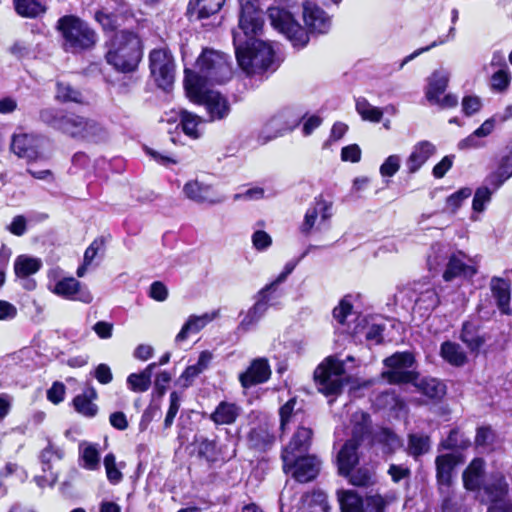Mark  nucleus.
Masks as SVG:
<instances>
[{"label": "nucleus", "instance_id": "obj_1", "mask_svg": "<svg viewBox=\"0 0 512 512\" xmlns=\"http://www.w3.org/2000/svg\"><path fill=\"white\" fill-rule=\"evenodd\" d=\"M268 17L271 25L285 35L295 48H303L308 44V32L319 35L326 34L332 26L330 16L312 1L303 3V20L307 30L298 23L294 15L286 8L270 7L268 8Z\"/></svg>", "mask_w": 512, "mask_h": 512}, {"label": "nucleus", "instance_id": "obj_2", "mask_svg": "<svg viewBox=\"0 0 512 512\" xmlns=\"http://www.w3.org/2000/svg\"><path fill=\"white\" fill-rule=\"evenodd\" d=\"M39 118L44 124L76 140L100 142L108 138L106 128L99 122L73 112L48 107L40 110Z\"/></svg>", "mask_w": 512, "mask_h": 512}, {"label": "nucleus", "instance_id": "obj_3", "mask_svg": "<svg viewBox=\"0 0 512 512\" xmlns=\"http://www.w3.org/2000/svg\"><path fill=\"white\" fill-rule=\"evenodd\" d=\"M261 31L233 30L236 59L247 74L264 72L274 64V49L258 38Z\"/></svg>", "mask_w": 512, "mask_h": 512}, {"label": "nucleus", "instance_id": "obj_4", "mask_svg": "<svg viewBox=\"0 0 512 512\" xmlns=\"http://www.w3.org/2000/svg\"><path fill=\"white\" fill-rule=\"evenodd\" d=\"M142 54V44L138 35L122 30L116 32L110 39L105 58L116 70L126 73L138 67Z\"/></svg>", "mask_w": 512, "mask_h": 512}, {"label": "nucleus", "instance_id": "obj_5", "mask_svg": "<svg viewBox=\"0 0 512 512\" xmlns=\"http://www.w3.org/2000/svg\"><path fill=\"white\" fill-rule=\"evenodd\" d=\"M196 70L185 69V78L188 74L196 77V83L207 84H223L232 76V68L229 57L219 51L205 49L198 57L195 65Z\"/></svg>", "mask_w": 512, "mask_h": 512}, {"label": "nucleus", "instance_id": "obj_6", "mask_svg": "<svg viewBox=\"0 0 512 512\" xmlns=\"http://www.w3.org/2000/svg\"><path fill=\"white\" fill-rule=\"evenodd\" d=\"M297 265V261L286 263L284 270L271 283L264 286L256 296L255 304L248 309L242 318L238 329L247 332L253 329L260 319L265 315L268 307L274 305L275 300L280 296L278 287L286 281L287 277L293 272Z\"/></svg>", "mask_w": 512, "mask_h": 512}, {"label": "nucleus", "instance_id": "obj_7", "mask_svg": "<svg viewBox=\"0 0 512 512\" xmlns=\"http://www.w3.org/2000/svg\"><path fill=\"white\" fill-rule=\"evenodd\" d=\"M57 29L63 37L64 49L68 52L77 53L91 49L97 41L95 31L74 15L61 17L57 22Z\"/></svg>", "mask_w": 512, "mask_h": 512}, {"label": "nucleus", "instance_id": "obj_8", "mask_svg": "<svg viewBox=\"0 0 512 512\" xmlns=\"http://www.w3.org/2000/svg\"><path fill=\"white\" fill-rule=\"evenodd\" d=\"M196 80L193 74H188V79L184 80L185 90L190 100L204 105L211 121L227 117L230 113V105L226 97L217 91L207 89L203 83H196Z\"/></svg>", "mask_w": 512, "mask_h": 512}, {"label": "nucleus", "instance_id": "obj_9", "mask_svg": "<svg viewBox=\"0 0 512 512\" xmlns=\"http://www.w3.org/2000/svg\"><path fill=\"white\" fill-rule=\"evenodd\" d=\"M317 389L325 396H337L342 392L346 382L343 361L335 356L325 358L314 371Z\"/></svg>", "mask_w": 512, "mask_h": 512}, {"label": "nucleus", "instance_id": "obj_10", "mask_svg": "<svg viewBox=\"0 0 512 512\" xmlns=\"http://www.w3.org/2000/svg\"><path fill=\"white\" fill-rule=\"evenodd\" d=\"M303 116L293 108H284L275 113L262 127L258 134V142L262 145L272 141L296 128Z\"/></svg>", "mask_w": 512, "mask_h": 512}, {"label": "nucleus", "instance_id": "obj_11", "mask_svg": "<svg viewBox=\"0 0 512 512\" xmlns=\"http://www.w3.org/2000/svg\"><path fill=\"white\" fill-rule=\"evenodd\" d=\"M149 68L157 86L168 90L174 83L175 63L170 51L165 48L153 49L149 54Z\"/></svg>", "mask_w": 512, "mask_h": 512}, {"label": "nucleus", "instance_id": "obj_12", "mask_svg": "<svg viewBox=\"0 0 512 512\" xmlns=\"http://www.w3.org/2000/svg\"><path fill=\"white\" fill-rule=\"evenodd\" d=\"M415 359L410 352H397L384 360L387 371L383 377L392 384L409 383L415 380Z\"/></svg>", "mask_w": 512, "mask_h": 512}, {"label": "nucleus", "instance_id": "obj_13", "mask_svg": "<svg viewBox=\"0 0 512 512\" xmlns=\"http://www.w3.org/2000/svg\"><path fill=\"white\" fill-rule=\"evenodd\" d=\"M332 214V203L322 196L316 197L304 215V220L300 226L301 233L309 235L313 231L326 229Z\"/></svg>", "mask_w": 512, "mask_h": 512}, {"label": "nucleus", "instance_id": "obj_14", "mask_svg": "<svg viewBox=\"0 0 512 512\" xmlns=\"http://www.w3.org/2000/svg\"><path fill=\"white\" fill-rule=\"evenodd\" d=\"M477 273V262L462 251L452 253L443 272L445 281L455 278L470 279Z\"/></svg>", "mask_w": 512, "mask_h": 512}, {"label": "nucleus", "instance_id": "obj_15", "mask_svg": "<svg viewBox=\"0 0 512 512\" xmlns=\"http://www.w3.org/2000/svg\"><path fill=\"white\" fill-rule=\"evenodd\" d=\"M45 143V138L34 134L14 135L11 142V150L20 158L27 161H36L42 158L41 148Z\"/></svg>", "mask_w": 512, "mask_h": 512}, {"label": "nucleus", "instance_id": "obj_16", "mask_svg": "<svg viewBox=\"0 0 512 512\" xmlns=\"http://www.w3.org/2000/svg\"><path fill=\"white\" fill-rule=\"evenodd\" d=\"M312 435L313 432L309 427H298L288 445L283 449L281 455L283 470H286L289 463L294 461L298 455H304L308 452L312 441Z\"/></svg>", "mask_w": 512, "mask_h": 512}, {"label": "nucleus", "instance_id": "obj_17", "mask_svg": "<svg viewBox=\"0 0 512 512\" xmlns=\"http://www.w3.org/2000/svg\"><path fill=\"white\" fill-rule=\"evenodd\" d=\"M52 291L56 295L71 301H80L85 304L93 301V296L87 286L73 277L57 281Z\"/></svg>", "mask_w": 512, "mask_h": 512}, {"label": "nucleus", "instance_id": "obj_18", "mask_svg": "<svg viewBox=\"0 0 512 512\" xmlns=\"http://www.w3.org/2000/svg\"><path fill=\"white\" fill-rule=\"evenodd\" d=\"M240 5L239 23L235 30H262L264 24L263 11L259 0H238Z\"/></svg>", "mask_w": 512, "mask_h": 512}, {"label": "nucleus", "instance_id": "obj_19", "mask_svg": "<svg viewBox=\"0 0 512 512\" xmlns=\"http://www.w3.org/2000/svg\"><path fill=\"white\" fill-rule=\"evenodd\" d=\"M320 469V460L311 455H298L294 461H291L286 470V473L292 472V476L301 483H306L313 480Z\"/></svg>", "mask_w": 512, "mask_h": 512}, {"label": "nucleus", "instance_id": "obj_20", "mask_svg": "<svg viewBox=\"0 0 512 512\" xmlns=\"http://www.w3.org/2000/svg\"><path fill=\"white\" fill-rule=\"evenodd\" d=\"M484 493L491 502L488 512H512V501L506 497L507 485L502 479L485 485Z\"/></svg>", "mask_w": 512, "mask_h": 512}, {"label": "nucleus", "instance_id": "obj_21", "mask_svg": "<svg viewBox=\"0 0 512 512\" xmlns=\"http://www.w3.org/2000/svg\"><path fill=\"white\" fill-rule=\"evenodd\" d=\"M271 376V369L266 358L254 359L248 369L239 375V381L244 388L268 381Z\"/></svg>", "mask_w": 512, "mask_h": 512}, {"label": "nucleus", "instance_id": "obj_22", "mask_svg": "<svg viewBox=\"0 0 512 512\" xmlns=\"http://www.w3.org/2000/svg\"><path fill=\"white\" fill-rule=\"evenodd\" d=\"M497 123V116L485 120L479 128L462 139L458 143V149L471 150L483 148L486 145L485 139L494 131Z\"/></svg>", "mask_w": 512, "mask_h": 512}, {"label": "nucleus", "instance_id": "obj_23", "mask_svg": "<svg viewBox=\"0 0 512 512\" xmlns=\"http://www.w3.org/2000/svg\"><path fill=\"white\" fill-rule=\"evenodd\" d=\"M458 464V457L454 454H442L436 457V478L441 493H444L452 484V474Z\"/></svg>", "mask_w": 512, "mask_h": 512}, {"label": "nucleus", "instance_id": "obj_24", "mask_svg": "<svg viewBox=\"0 0 512 512\" xmlns=\"http://www.w3.org/2000/svg\"><path fill=\"white\" fill-rule=\"evenodd\" d=\"M219 317V310L206 312L202 315H190L175 337L176 343L185 341L190 334L200 332L210 322Z\"/></svg>", "mask_w": 512, "mask_h": 512}, {"label": "nucleus", "instance_id": "obj_25", "mask_svg": "<svg viewBox=\"0 0 512 512\" xmlns=\"http://www.w3.org/2000/svg\"><path fill=\"white\" fill-rule=\"evenodd\" d=\"M184 195L199 204H218L224 201V197H216L209 185L198 181H189L183 187Z\"/></svg>", "mask_w": 512, "mask_h": 512}, {"label": "nucleus", "instance_id": "obj_26", "mask_svg": "<svg viewBox=\"0 0 512 512\" xmlns=\"http://www.w3.org/2000/svg\"><path fill=\"white\" fill-rule=\"evenodd\" d=\"M435 152V145L427 140L416 143L406 159L405 165L408 173H416Z\"/></svg>", "mask_w": 512, "mask_h": 512}, {"label": "nucleus", "instance_id": "obj_27", "mask_svg": "<svg viewBox=\"0 0 512 512\" xmlns=\"http://www.w3.org/2000/svg\"><path fill=\"white\" fill-rule=\"evenodd\" d=\"M460 339L472 353L479 352L486 342L485 334L480 330L479 324L474 321L463 323Z\"/></svg>", "mask_w": 512, "mask_h": 512}, {"label": "nucleus", "instance_id": "obj_28", "mask_svg": "<svg viewBox=\"0 0 512 512\" xmlns=\"http://www.w3.org/2000/svg\"><path fill=\"white\" fill-rule=\"evenodd\" d=\"M358 446L359 443L355 440H348L338 452L337 464L341 475L348 476L354 466L358 463Z\"/></svg>", "mask_w": 512, "mask_h": 512}, {"label": "nucleus", "instance_id": "obj_29", "mask_svg": "<svg viewBox=\"0 0 512 512\" xmlns=\"http://www.w3.org/2000/svg\"><path fill=\"white\" fill-rule=\"evenodd\" d=\"M490 288L501 313L510 314V282L500 277H493Z\"/></svg>", "mask_w": 512, "mask_h": 512}, {"label": "nucleus", "instance_id": "obj_30", "mask_svg": "<svg viewBox=\"0 0 512 512\" xmlns=\"http://www.w3.org/2000/svg\"><path fill=\"white\" fill-rule=\"evenodd\" d=\"M241 413V408L231 402L221 401L210 414L211 421L216 425H231Z\"/></svg>", "mask_w": 512, "mask_h": 512}, {"label": "nucleus", "instance_id": "obj_31", "mask_svg": "<svg viewBox=\"0 0 512 512\" xmlns=\"http://www.w3.org/2000/svg\"><path fill=\"white\" fill-rule=\"evenodd\" d=\"M225 0H190L188 12L191 16L196 14L199 20L207 19L219 12Z\"/></svg>", "mask_w": 512, "mask_h": 512}, {"label": "nucleus", "instance_id": "obj_32", "mask_svg": "<svg viewBox=\"0 0 512 512\" xmlns=\"http://www.w3.org/2000/svg\"><path fill=\"white\" fill-rule=\"evenodd\" d=\"M274 442V436L270 434L265 425H258L250 429L247 434V443L250 448L258 451L268 450Z\"/></svg>", "mask_w": 512, "mask_h": 512}, {"label": "nucleus", "instance_id": "obj_33", "mask_svg": "<svg viewBox=\"0 0 512 512\" xmlns=\"http://www.w3.org/2000/svg\"><path fill=\"white\" fill-rule=\"evenodd\" d=\"M449 79L450 73L445 69L435 70L428 78V85L425 92L427 100H434L437 99V96H441L448 86Z\"/></svg>", "mask_w": 512, "mask_h": 512}, {"label": "nucleus", "instance_id": "obj_34", "mask_svg": "<svg viewBox=\"0 0 512 512\" xmlns=\"http://www.w3.org/2000/svg\"><path fill=\"white\" fill-rule=\"evenodd\" d=\"M96 398V390L88 386L82 394L74 398L73 405L75 410L86 417H94L97 414L98 407L92 401Z\"/></svg>", "mask_w": 512, "mask_h": 512}, {"label": "nucleus", "instance_id": "obj_35", "mask_svg": "<svg viewBox=\"0 0 512 512\" xmlns=\"http://www.w3.org/2000/svg\"><path fill=\"white\" fill-rule=\"evenodd\" d=\"M484 461L474 459L463 473V483L466 489L474 491L480 488L483 480Z\"/></svg>", "mask_w": 512, "mask_h": 512}, {"label": "nucleus", "instance_id": "obj_36", "mask_svg": "<svg viewBox=\"0 0 512 512\" xmlns=\"http://www.w3.org/2000/svg\"><path fill=\"white\" fill-rule=\"evenodd\" d=\"M414 292L417 294L415 298V308L423 310L426 313L434 310L440 300L436 290L430 286L426 288H415Z\"/></svg>", "mask_w": 512, "mask_h": 512}, {"label": "nucleus", "instance_id": "obj_37", "mask_svg": "<svg viewBox=\"0 0 512 512\" xmlns=\"http://www.w3.org/2000/svg\"><path fill=\"white\" fill-rule=\"evenodd\" d=\"M79 456L83 468L91 471L100 468V454L96 444L81 442L79 444Z\"/></svg>", "mask_w": 512, "mask_h": 512}, {"label": "nucleus", "instance_id": "obj_38", "mask_svg": "<svg viewBox=\"0 0 512 512\" xmlns=\"http://www.w3.org/2000/svg\"><path fill=\"white\" fill-rule=\"evenodd\" d=\"M440 354L442 358L453 366H463L467 362L466 353L462 347L451 341H445L441 344Z\"/></svg>", "mask_w": 512, "mask_h": 512}, {"label": "nucleus", "instance_id": "obj_39", "mask_svg": "<svg viewBox=\"0 0 512 512\" xmlns=\"http://www.w3.org/2000/svg\"><path fill=\"white\" fill-rule=\"evenodd\" d=\"M156 363H150L142 372L130 374L127 378V384L135 392L147 391L151 384V377Z\"/></svg>", "mask_w": 512, "mask_h": 512}, {"label": "nucleus", "instance_id": "obj_40", "mask_svg": "<svg viewBox=\"0 0 512 512\" xmlns=\"http://www.w3.org/2000/svg\"><path fill=\"white\" fill-rule=\"evenodd\" d=\"M42 267L39 258L28 255H20L15 259L14 271L17 277H26L37 273Z\"/></svg>", "mask_w": 512, "mask_h": 512}, {"label": "nucleus", "instance_id": "obj_41", "mask_svg": "<svg viewBox=\"0 0 512 512\" xmlns=\"http://www.w3.org/2000/svg\"><path fill=\"white\" fill-rule=\"evenodd\" d=\"M352 438L359 443L366 435L370 433L371 418L370 415L363 411L355 412L352 415Z\"/></svg>", "mask_w": 512, "mask_h": 512}, {"label": "nucleus", "instance_id": "obj_42", "mask_svg": "<svg viewBox=\"0 0 512 512\" xmlns=\"http://www.w3.org/2000/svg\"><path fill=\"white\" fill-rule=\"evenodd\" d=\"M55 98L57 101L62 103H84V97L82 93L78 89L74 88L70 83L64 81L57 82Z\"/></svg>", "mask_w": 512, "mask_h": 512}, {"label": "nucleus", "instance_id": "obj_43", "mask_svg": "<svg viewBox=\"0 0 512 512\" xmlns=\"http://www.w3.org/2000/svg\"><path fill=\"white\" fill-rule=\"evenodd\" d=\"M418 390L431 399H440L445 395V385L436 378H423L417 384Z\"/></svg>", "mask_w": 512, "mask_h": 512}, {"label": "nucleus", "instance_id": "obj_44", "mask_svg": "<svg viewBox=\"0 0 512 512\" xmlns=\"http://www.w3.org/2000/svg\"><path fill=\"white\" fill-rule=\"evenodd\" d=\"M430 437L421 433L408 436V453L414 458L426 454L430 450Z\"/></svg>", "mask_w": 512, "mask_h": 512}, {"label": "nucleus", "instance_id": "obj_45", "mask_svg": "<svg viewBox=\"0 0 512 512\" xmlns=\"http://www.w3.org/2000/svg\"><path fill=\"white\" fill-rule=\"evenodd\" d=\"M201 123L202 119L198 115L186 110L180 111V125L183 132L190 138L197 139L200 137L198 126Z\"/></svg>", "mask_w": 512, "mask_h": 512}, {"label": "nucleus", "instance_id": "obj_46", "mask_svg": "<svg viewBox=\"0 0 512 512\" xmlns=\"http://www.w3.org/2000/svg\"><path fill=\"white\" fill-rule=\"evenodd\" d=\"M17 13L26 18H35L45 12V6L38 0H15Z\"/></svg>", "mask_w": 512, "mask_h": 512}, {"label": "nucleus", "instance_id": "obj_47", "mask_svg": "<svg viewBox=\"0 0 512 512\" xmlns=\"http://www.w3.org/2000/svg\"><path fill=\"white\" fill-rule=\"evenodd\" d=\"M338 499L342 512H362L363 501L353 491H341Z\"/></svg>", "mask_w": 512, "mask_h": 512}, {"label": "nucleus", "instance_id": "obj_48", "mask_svg": "<svg viewBox=\"0 0 512 512\" xmlns=\"http://www.w3.org/2000/svg\"><path fill=\"white\" fill-rule=\"evenodd\" d=\"M356 111L360 114L363 120L378 123L381 121L383 111L371 105L365 98H358L356 100Z\"/></svg>", "mask_w": 512, "mask_h": 512}, {"label": "nucleus", "instance_id": "obj_49", "mask_svg": "<svg viewBox=\"0 0 512 512\" xmlns=\"http://www.w3.org/2000/svg\"><path fill=\"white\" fill-rule=\"evenodd\" d=\"M103 463L108 481L113 485L120 483L123 479V474L120 468L123 467L124 464L120 463L118 466L116 463L115 455L113 453H108L104 457Z\"/></svg>", "mask_w": 512, "mask_h": 512}, {"label": "nucleus", "instance_id": "obj_50", "mask_svg": "<svg viewBox=\"0 0 512 512\" xmlns=\"http://www.w3.org/2000/svg\"><path fill=\"white\" fill-rule=\"evenodd\" d=\"M64 457V450L60 447L53 445L50 441L47 447H45L39 456L44 472L51 469V462L53 459L61 460Z\"/></svg>", "mask_w": 512, "mask_h": 512}, {"label": "nucleus", "instance_id": "obj_51", "mask_svg": "<svg viewBox=\"0 0 512 512\" xmlns=\"http://www.w3.org/2000/svg\"><path fill=\"white\" fill-rule=\"evenodd\" d=\"M104 247L103 239H95L86 249L84 253L83 265L77 269V276L83 277L85 275L86 269L90 266L97 256L98 252L102 250Z\"/></svg>", "mask_w": 512, "mask_h": 512}, {"label": "nucleus", "instance_id": "obj_52", "mask_svg": "<svg viewBox=\"0 0 512 512\" xmlns=\"http://www.w3.org/2000/svg\"><path fill=\"white\" fill-rule=\"evenodd\" d=\"M349 482L358 487H368L375 483V475L369 468H359L354 472H350L347 476Z\"/></svg>", "mask_w": 512, "mask_h": 512}, {"label": "nucleus", "instance_id": "obj_53", "mask_svg": "<svg viewBox=\"0 0 512 512\" xmlns=\"http://www.w3.org/2000/svg\"><path fill=\"white\" fill-rule=\"evenodd\" d=\"M511 83V74L508 68L499 69L491 77V87L497 92H504Z\"/></svg>", "mask_w": 512, "mask_h": 512}, {"label": "nucleus", "instance_id": "obj_54", "mask_svg": "<svg viewBox=\"0 0 512 512\" xmlns=\"http://www.w3.org/2000/svg\"><path fill=\"white\" fill-rule=\"evenodd\" d=\"M493 193V190L486 185L479 187L474 194L472 202L473 210L478 213L483 212L485 205L490 202Z\"/></svg>", "mask_w": 512, "mask_h": 512}, {"label": "nucleus", "instance_id": "obj_55", "mask_svg": "<svg viewBox=\"0 0 512 512\" xmlns=\"http://www.w3.org/2000/svg\"><path fill=\"white\" fill-rule=\"evenodd\" d=\"M454 35H455V28L451 27L449 29L447 36H440L437 40L433 41L430 45H428L426 47L419 48V49L415 50L413 53H411L410 55H408L407 57H405L403 62L401 63V67H403L406 63L413 60L414 58L421 55L422 53L427 52L434 47H437L439 45L446 43L448 41V38L453 39Z\"/></svg>", "mask_w": 512, "mask_h": 512}, {"label": "nucleus", "instance_id": "obj_56", "mask_svg": "<svg viewBox=\"0 0 512 512\" xmlns=\"http://www.w3.org/2000/svg\"><path fill=\"white\" fill-rule=\"evenodd\" d=\"M95 19L106 31H113L120 25L118 17L107 9L97 11Z\"/></svg>", "mask_w": 512, "mask_h": 512}, {"label": "nucleus", "instance_id": "obj_57", "mask_svg": "<svg viewBox=\"0 0 512 512\" xmlns=\"http://www.w3.org/2000/svg\"><path fill=\"white\" fill-rule=\"evenodd\" d=\"M198 452L208 461H216L218 456L216 441L208 438H200L198 441Z\"/></svg>", "mask_w": 512, "mask_h": 512}, {"label": "nucleus", "instance_id": "obj_58", "mask_svg": "<svg viewBox=\"0 0 512 512\" xmlns=\"http://www.w3.org/2000/svg\"><path fill=\"white\" fill-rule=\"evenodd\" d=\"M387 501L379 494L367 496L362 512H385Z\"/></svg>", "mask_w": 512, "mask_h": 512}, {"label": "nucleus", "instance_id": "obj_59", "mask_svg": "<svg viewBox=\"0 0 512 512\" xmlns=\"http://www.w3.org/2000/svg\"><path fill=\"white\" fill-rule=\"evenodd\" d=\"M401 159L399 155H390L380 166L379 172L382 177L394 176L400 168Z\"/></svg>", "mask_w": 512, "mask_h": 512}, {"label": "nucleus", "instance_id": "obj_60", "mask_svg": "<svg viewBox=\"0 0 512 512\" xmlns=\"http://www.w3.org/2000/svg\"><path fill=\"white\" fill-rule=\"evenodd\" d=\"M431 254L428 256V266L430 270H437L442 261L446 259L445 247L441 244H435L431 247Z\"/></svg>", "mask_w": 512, "mask_h": 512}, {"label": "nucleus", "instance_id": "obj_61", "mask_svg": "<svg viewBox=\"0 0 512 512\" xmlns=\"http://www.w3.org/2000/svg\"><path fill=\"white\" fill-rule=\"evenodd\" d=\"M481 107V99L477 96H465L462 100V111L466 116L477 113Z\"/></svg>", "mask_w": 512, "mask_h": 512}, {"label": "nucleus", "instance_id": "obj_62", "mask_svg": "<svg viewBox=\"0 0 512 512\" xmlns=\"http://www.w3.org/2000/svg\"><path fill=\"white\" fill-rule=\"evenodd\" d=\"M252 243L255 249L263 251L271 246L272 239L267 232L258 230L252 235Z\"/></svg>", "mask_w": 512, "mask_h": 512}, {"label": "nucleus", "instance_id": "obj_63", "mask_svg": "<svg viewBox=\"0 0 512 512\" xmlns=\"http://www.w3.org/2000/svg\"><path fill=\"white\" fill-rule=\"evenodd\" d=\"M472 194V190L470 188H462L457 192L453 193L447 198L448 207L452 208L453 211L458 209L465 199L470 197Z\"/></svg>", "mask_w": 512, "mask_h": 512}, {"label": "nucleus", "instance_id": "obj_64", "mask_svg": "<svg viewBox=\"0 0 512 512\" xmlns=\"http://www.w3.org/2000/svg\"><path fill=\"white\" fill-rule=\"evenodd\" d=\"M352 311V304L346 299H342L337 307L333 309V317L340 323L344 324L347 316Z\"/></svg>", "mask_w": 512, "mask_h": 512}]
</instances>
